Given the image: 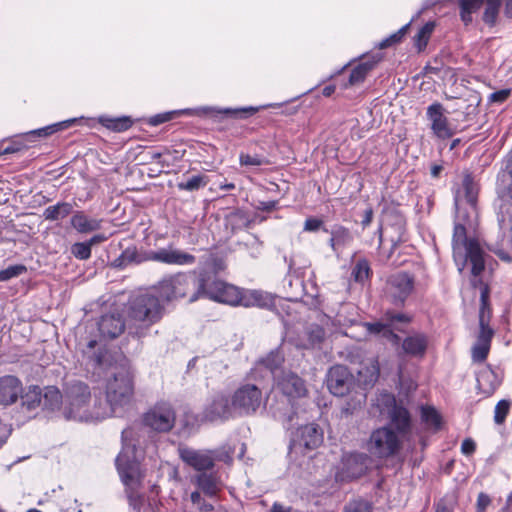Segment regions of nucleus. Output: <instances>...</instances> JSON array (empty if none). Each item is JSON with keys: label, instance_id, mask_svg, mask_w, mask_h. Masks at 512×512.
Returning <instances> with one entry per match:
<instances>
[{"label": "nucleus", "instance_id": "1", "mask_svg": "<svg viewBox=\"0 0 512 512\" xmlns=\"http://www.w3.org/2000/svg\"><path fill=\"white\" fill-rule=\"evenodd\" d=\"M86 330L97 331L98 338L90 339L82 349L83 359L93 373L106 372L105 398L101 408H110L109 417L118 416L130 404L134 395V373L127 357L119 351L111 353L103 343L121 335L125 322H87Z\"/></svg>", "mask_w": 512, "mask_h": 512}, {"label": "nucleus", "instance_id": "2", "mask_svg": "<svg viewBox=\"0 0 512 512\" xmlns=\"http://www.w3.org/2000/svg\"><path fill=\"white\" fill-rule=\"evenodd\" d=\"M381 401L387 407L390 425H384L371 432L367 450L372 457L387 460L400 453L403 441L411 430V418L409 411L398 405L393 395L384 394Z\"/></svg>", "mask_w": 512, "mask_h": 512}, {"label": "nucleus", "instance_id": "3", "mask_svg": "<svg viewBox=\"0 0 512 512\" xmlns=\"http://www.w3.org/2000/svg\"><path fill=\"white\" fill-rule=\"evenodd\" d=\"M110 408H101V397L92 400L89 386L77 381L65 391L62 414L66 420L95 422L109 418Z\"/></svg>", "mask_w": 512, "mask_h": 512}, {"label": "nucleus", "instance_id": "4", "mask_svg": "<svg viewBox=\"0 0 512 512\" xmlns=\"http://www.w3.org/2000/svg\"><path fill=\"white\" fill-rule=\"evenodd\" d=\"M274 379L276 389L282 393V399L271 404L269 411L286 429H290L297 416L294 400L304 397L307 388L304 380L293 372H281Z\"/></svg>", "mask_w": 512, "mask_h": 512}, {"label": "nucleus", "instance_id": "5", "mask_svg": "<svg viewBox=\"0 0 512 512\" xmlns=\"http://www.w3.org/2000/svg\"><path fill=\"white\" fill-rule=\"evenodd\" d=\"M206 286V273L201 272H179L163 278L158 283L160 295L167 301L186 299L193 303L203 298V291Z\"/></svg>", "mask_w": 512, "mask_h": 512}, {"label": "nucleus", "instance_id": "6", "mask_svg": "<svg viewBox=\"0 0 512 512\" xmlns=\"http://www.w3.org/2000/svg\"><path fill=\"white\" fill-rule=\"evenodd\" d=\"M145 261L183 266L194 264L196 258L190 253L173 249L171 246L161 248L157 251H147L143 253L138 252L135 246H131L123 250L122 253L114 259L112 266L123 269L131 264H139Z\"/></svg>", "mask_w": 512, "mask_h": 512}, {"label": "nucleus", "instance_id": "7", "mask_svg": "<svg viewBox=\"0 0 512 512\" xmlns=\"http://www.w3.org/2000/svg\"><path fill=\"white\" fill-rule=\"evenodd\" d=\"M453 255L460 272L463 271L466 262L471 263V273L479 276L485 268L484 251L479 242L474 238H468L466 228L461 223H456L452 238Z\"/></svg>", "mask_w": 512, "mask_h": 512}, {"label": "nucleus", "instance_id": "8", "mask_svg": "<svg viewBox=\"0 0 512 512\" xmlns=\"http://www.w3.org/2000/svg\"><path fill=\"white\" fill-rule=\"evenodd\" d=\"M132 435L131 429L122 431L123 447L116 458V468L123 484L131 490L129 498H133V491L140 484L142 473L140 469V458L142 457L134 446L127 444V439Z\"/></svg>", "mask_w": 512, "mask_h": 512}, {"label": "nucleus", "instance_id": "9", "mask_svg": "<svg viewBox=\"0 0 512 512\" xmlns=\"http://www.w3.org/2000/svg\"><path fill=\"white\" fill-rule=\"evenodd\" d=\"M241 306L272 310L279 318L284 320L285 317H292V311H296V307L300 305L297 302L281 300L279 297L263 290L244 289Z\"/></svg>", "mask_w": 512, "mask_h": 512}, {"label": "nucleus", "instance_id": "10", "mask_svg": "<svg viewBox=\"0 0 512 512\" xmlns=\"http://www.w3.org/2000/svg\"><path fill=\"white\" fill-rule=\"evenodd\" d=\"M231 397L236 417L255 415L266 401L262 390L251 383L241 384L234 390Z\"/></svg>", "mask_w": 512, "mask_h": 512}, {"label": "nucleus", "instance_id": "11", "mask_svg": "<svg viewBox=\"0 0 512 512\" xmlns=\"http://www.w3.org/2000/svg\"><path fill=\"white\" fill-rule=\"evenodd\" d=\"M127 312L131 320H156L164 317L166 307L158 297L141 294L130 300Z\"/></svg>", "mask_w": 512, "mask_h": 512}, {"label": "nucleus", "instance_id": "12", "mask_svg": "<svg viewBox=\"0 0 512 512\" xmlns=\"http://www.w3.org/2000/svg\"><path fill=\"white\" fill-rule=\"evenodd\" d=\"M235 409L232 406V397L217 392L207 401L201 413V420L206 422H225L235 418Z\"/></svg>", "mask_w": 512, "mask_h": 512}, {"label": "nucleus", "instance_id": "13", "mask_svg": "<svg viewBox=\"0 0 512 512\" xmlns=\"http://www.w3.org/2000/svg\"><path fill=\"white\" fill-rule=\"evenodd\" d=\"M175 421L176 413L172 405L167 402L155 404L143 415L144 425L157 432L170 431Z\"/></svg>", "mask_w": 512, "mask_h": 512}, {"label": "nucleus", "instance_id": "14", "mask_svg": "<svg viewBox=\"0 0 512 512\" xmlns=\"http://www.w3.org/2000/svg\"><path fill=\"white\" fill-rule=\"evenodd\" d=\"M243 288H239L232 284L215 280L208 283L206 278L205 291H203V298L207 297L213 301L228 304L231 306H241Z\"/></svg>", "mask_w": 512, "mask_h": 512}, {"label": "nucleus", "instance_id": "15", "mask_svg": "<svg viewBox=\"0 0 512 512\" xmlns=\"http://www.w3.org/2000/svg\"><path fill=\"white\" fill-rule=\"evenodd\" d=\"M414 289V277L407 272H398L386 280L384 293L395 305H401Z\"/></svg>", "mask_w": 512, "mask_h": 512}, {"label": "nucleus", "instance_id": "16", "mask_svg": "<svg viewBox=\"0 0 512 512\" xmlns=\"http://www.w3.org/2000/svg\"><path fill=\"white\" fill-rule=\"evenodd\" d=\"M483 4V0H459L460 16L467 25L472 21V13L476 12ZM500 0H486V8L483 20L489 25H494L498 16Z\"/></svg>", "mask_w": 512, "mask_h": 512}, {"label": "nucleus", "instance_id": "17", "mask_svg": "<svg viewBox=\"0 0 512 512\" xmlns=\"http://www.w3.org/2000/svg\"><path fill=\"white\" fill-rule=\"evenodd\" d=\"M323 442V431L319 425L315 423L300 426L291 439V447L305 448L308 450L319 447Z\"/></svg>", "mask_w": 512, "mask_h": 512}, {"label": "nucleus", "instance_id": "18", "mask_svg": "<svg viewBox=\"0 0 512 512\" xmlns=\"http://www.w3.org/2000/svg\"><path fill=\"white\" fill-rule=\"evenodd\" d=\"M353 385V376L348 368L343 365H335L327 374V387L329 391L338 397L346 395Z\"/></svg>", "mask_w": 512, "mask_h": 512}, {"label": "nucleus", "instance_id": "19", "mask_svg": "<svg viewBox=\"0 0 512 512\" xmlns=\"http://www.w3.org/2000/svg\"><path fill=\"white\" fill-rule=\"evenodd\" d=\"M445 109L441 103L435 102L427 107V118L431 122L433 134L440 139H449L454 135L448 118L444 114Z\"/></svg>", "mask_w": 512, "mask_h": 512}, {"label": "nucleus", "instance_id": "20", "mask_svg": "<svg viewBox=\"0 0 512 512\" xmlns=\"http://www.w3.org/2000/svg\"><path fill=\"white\" fill-rule=\"evenodd\" d=\"M295 262L293 259L289 262V272L283 280V287L286 291L287 297L280 298L281 300H288L289 302H297L300 306L296 307V311H292V317L304 308V305L299 301L304 293V282L302 278L296 273L294 268Z\"/></svg>", "mask_w": 512, "mask_h": 512}, {"label": "nucleus", "instance_id": "21", "mask_svg": "<svg viewBox=\"0 0 512 512\" xmlns=\"http://www.w3.org/2000/svg\"><path fill=\"white\" fill-rule=\"evenodd\" d=\"M493 336L494 329L489 325V322H479L476 342L472 347V359L474 362L480 363L486 360Z\"/></svg>", "mask_w": 512, "mask_h": 512}, {"label": "nucleus", "instance_id": "22", "mask_svg": "<svg viewBox=\"0 0 512 512\" xmlns=\"http://www.w3.org/2000/svg\"><path fill=\"white\" fill-rule=\"evenodd\" d=\"M179 456L183 462L198 471L209 470L214 465L212 452L208 450H195L183 447L179 449Z\"/></svg>", "mask_w": 512, "mask_h": 512}, {"label": "nucleus", "instance_id": "23", "mask_svg": "<svg viewBox=\"0 0 512 512\" xmlns=\"http://www.w3.org/2000/svg\"><path fill=\"white\" fill-rule=\"evenodd\" d=\"M23 393L22 381L14 375L0 377V405L11 406Z\"/></svg>", "mask_w": 512, "mask_h": 512}, {"label": "nucleus", "instance_id": "24", "mask_svg": "<svg viewBox=\"0 0 512 512\" xmlns=\"http://www.w3.org/2000/svg\"><path fill=\"white\" fill-rule=\"evenodd\" d=\"M323 231L330 234L329 245L337 257H340L354 241L350 229L339 224L332 226L331 230L323 227Z\"/></svg>", "mask_w": 512, "mask_h": 512}, {"label": "nucleus", "instance_id": "25", "mask_svg": "<svg viewBox=\"0 0 512 512\" xmlns=\"http://www.w3.org/2000/svg\"><path fill=\"white\" fill-rule=\"evenodd\" d=\"M368 456L364 453H352L345 457L344 468L347 477L358 478L366 473L368 469Z\"/></svg>", "mask_w": 512, "mask_h": 512}, {"label": "nucleus", "instance_id": "26", "mask_svg": "<svg viewBox=\"0 0 512 512\" xmlns=\"http://www.w3.org/2000/svg\"><path fill=\"white\" fill-rule=\"evenodd\" d=\"M427 346L428 339L421 333L409 335L402 342L404 353L412 357H423Z\"/></svg>", "mask_w": 512, "mask_h": 512}, {"label": "nucleus", "instance_id": "27", "mask_svg": "<svg viewBox=\"0 0 512 512\" xmlns=\"http://www.w3.org/2000/svg\"><path fill=\"white\" fill-rule=\"evenodd\" d=\"M500 385V379L490 368L483 369L477 376V386L486 396H490Z\"/></svg>", "mask_w": 512, "mask_h": 512}, {"label": "nucleus", "instance_id": "28", "mask_svg": "<svg viewBox=\"0 0 512 512\" xmlns=\"http://www.w3.org/2000/svg\"><path fill=\"white\" fill-rule=\"evenodd\" d=\"M71 225L80 233H90L101 228V221L88 217L83 211H76L71 217Z\"/></svg>", "mask_w": 512, "mask_h": 512}, {"label": "nucleus", "instance_id": "29", "mask_svg": "<svg viewBox=\"0 0 512 512\" xmlns=\"http://www.w3.org/2000/svg\"><path fill=\"white\" fill-rule=\"evenodd\" d=\"M379 59L372 57L371 59H367L365 61H362L357 66H355L349 75V84L350 85H356L359 83H362L368 73L374 69L375 65L378 63Z\"/></svg>", "mask_w": 512, "mask_h": 512}, {"label": "nucleus", "instance_id": "30", "mask_svg": "<svg viewBox=\"0 0 512 512\" xmlns=\"http://www.w3.org/2000/svg\"><path fill=\"white\" fill-rule=\"evenodd\" d=\"M62 394L57 387L48 386L42 390V409L55 411L60 408L62 403Z\"/></svg>", "mask_w": 512, "mask_h": 512}, {"label": "nucleus", "instance_id": "31", "mask_svg": "<svg viewBox=\"0 0 512 512\" xmlns=\"http://www.w3.org/2000/svg\"><path fill=\"white\" fill-rule=\"evenodd\" d=\"M22 399V406L27 411H34L41 407L42 404V389L39 386H29L27 391L20 395Z\"/></svg>", "mask_w": 512, "mask_h": 512}, {"label": "nucleus", "instance_id": "32", "mask_svg": "<svg viewBox=\"0 0 512 512\" xmlns=\"http://www.w3.org/2000/svg\"><path fill=\"white\" fill-rule=\"evenodd\" d=\"M196 483L203 493L210 497L216 496L221 489L220 481L213 474L202 473L198 475Z\"/></svg>", "mask_w": 512, "mask_h": 512}, {"label": "nucleus", "instance_id": "33", "mask_svg": "<svg viewBox=\"0 0 512 512\" xmlns=\"http://www.w3.org/2000/svg\"><path fill=\"white\" fill-rule=\"evenodd\" d=\"M73 211V206L68 202H58L55 205L48 206L44 212L43 217L48 221H59L70 215Z\"/></svg>", "mask_w": 512, "mask_h": 512}, {"label": "nucleus", "instance_id": "34", "mask_svg": "<svg viewBox=\"0 0 512 512\" xmlns=\"http://www.w3.org/2000/svg\"><path fill=\"white\" fill-rule=\"evenodd\" d=\"M367 328V331L372 334H381L383 338H386L391 343L397 345L400 343L401 338L395 334L392 327L384 322H363Z\"/></svg>", "mask_w": 512, "mask_h": 512}, {"label": "nucleus", "instance_id": "35", "mask_svg": "<svg viewBox=\"0 0 512 512\" xmlns=\"http://www.w3.org/2000/svg\"><path fill=\"white\" fill-rule=\"evenodd\" d=\"M421 419L433 432L438 431L442 425V419L438 411L431 406H423L421 408Z\"/></svg>", "mask_w": 512, "mask_h": 512}, {"label": "nucleus", "instance_id": "36", "mask_svg": "<svg viewBox=\"0 0 512 512\" xmlns=\"http://www.w3.org/2000/svg\"><path fill=\"white\" fill-rule=\"evenodd\" d=\"M283 361V355L278 349H276L271 351L266 358L259 360L257 363V368L264 366L275 378L277 377L276 371L280 368Z\"/></svg>", "mask_w": 512, "mask_h": 512}, {"label": "nucleus", "instance_id": "37", "mask_svg": "<svg viewBox=\"0 0 512 512\" xmlns=\"http://www.w3.org/2000/svg\"><path fill=\"white\" fill-rule=\"evenodd\" d=\"M358 374L365 385H373L380 374L378 360L375 358L370 359L369 364L361 368Z\"/></svg>", "mask_w": 512, "mask_h": 512}, {"label": "nucleus", "instance_id": "38", "mask_svg": "<svg viewBox=\"0 0 512 512\" xmlns=\"http://www.w3.org/2000/svg\"><path fill=\"white\" fill-rule=\"evenodd\" d=\"M372 274L369 261L365 258L357 260L352 268V277L356 282L363 283L368 280Z\"/></svg>", "mask_w": 512, "mask_h": 512}, {"label": "nucleus", "instance_id": "39", "mask_svg": "<svg viewBox=\"0 0 512 512\" xmlns=\"http://www.w3.org/2000/svg\"><path fill=\"white\" fill-rule=\"evenodd\" d=\"M435 23L434 22H427L425 25H423L417 34L414 36V44L417 47L418 51H422L426 48L428 41L434 31Z\"/></svg>", "mask_w": 512, "mask_h": 512}, {"label": "nucleus", "instance_id": "40", "mask_svg": "<svg viewBox=\"0 0 512 512\" xmlns=\"http://www.w3.org/2000/svg\"><path fill=\"white\" fill-rule=\"evenodd\" d=\"M462 184L467 203L472 207H475L478 196V185L475 183L472 175L466 174L463 178Z\"/></svg>", "mask_w": 512, "mask_h": 512}, {"label": "nucleus", "instance_id": "41", "mask_svg": "<svg viewBox=\"0 0 512 512\" xmlns=\"http://www.w3.org/2000/svg\"><path fill=\"white\" fill-rule=\"evenodd\" d=\"M208 184V177L205 175H193L185 182H180L177 184L179 190L185 191H197L202 187H205Z\"/></svg>", "mask_w": 512, "mask_h": 512}, {"label": "nucleus", "instance_id": "42", "mask_svg": "<svg viewBox=\"0 0 512 512\" xmlns=\"http://www.w3.org/2000/svg\"><path fill=\"white\" fill-rule=\"evenodd\" d=\"M112 305L108 304L107 302H100L97 301L95 303L90 304L89 310L91 312L99 311L101 314L98 318V320H121V316L116 312H111L109 310V313H107L108 308L110 309Z\"/></svg>", "mask_w": 512, "mask_h": 512}, {"label": "nucleus", "instance_id": "43", "mask_svg": "<svg viewBox=\"0 0 512 512\" xmlns=\"http://www.w3.org/2000/svg\"><path fill=\"white\" fill-rule=\"evenodd\" d=\"M72 122H73V120L50 125V126H47V127L41 128V129H37V130L31 131V132L25 134L24 137L27 139H32L35 137H46V136L51 135V134L55 133L56 131H58L61 126L68 127L70 125V123H72Z\"/></svg>", "mask_w": 512, "mask_h": 512}, {"label": "nucleus", "instance_id": "44", "mask_svg": "<svg viewBox=\"0 0 512 512\" xmlns=\"http://www.w3.org/2000/svg\"><path fill=\"white\" fill-rule=\"evenodd\" d=\"M510 407H511V401L506 400V399L500 400L496 404L495 410H494V421L496 424L504 423V421L509 413Z\"/></svg>", "mask_w": 512, "mask_h": 512}, {"label": "nucleus", "instance_id": "45", "mask_svg": "<svg viewBox=\"0 0 512 512\" xmlns=\"http://www.w3.org/2000/svg\"><path fill=\"white\" fill-rule=\"evenodd\" d=\"M26 271V266L22 264L9 266L6 269L0 271V282H5L12 278L18 277Z\"/></svg>", "mask_w": 512, "mask_h": 512}, {"label": "nucleus", "instance_id": "46", "mask_svg": "<svg viewBox=\"0 0 512 512\" xmlns=\"http://www.w3.org/2000/svg\"><path fill=\"white\" fill-rule=\"evenodd\" d=\"M258 111V108L256 107H245V108H226L223 110H219L218 113H223L225 115H228L230 117L234 118H247L248 116H251L255 114Z\"/></svg>", "mask_w": 512, "mask_h": 512}, {"label": "nucleus", "instance_id": "47", "mask_svg": "<svg viewBox=\"0 0 512 512\" xmlns=\"http://www.w3.org/2000/svg\"><path fill=\"white\" fill-rule=\"evenodd\" d=\"M409 27H410V23L404 25L397 32H395L394 34H392L388 38L382 40L379 43V48L380 49H384V48L390 47V46H392V45H394L396 43H399L403 39L405 34L407 33Z\"/></svg>", "mask_w": 512, "mask_h": 512}, {"label": "nucleus", "instance_id": "48", "mask_svg": "<svg viewBox=\"0 0 512 512\" xmlns=\"http://www.w3.org/2000/svg\"><path fill=\"white\" fill-rule=\"evenodd\" d=\"M343 512H373V505L367 500L358 499L350 502Z\"/></svg>", "mask_w": 512, "mask_h": 512}, {"label": "nucleus", "instance_id": "49", "mask_svg": "<svg viewBox=\"0 0 512 512\" xmlns=\"http://www.w3.org/2000/svg\"><path fill=\"white\" fill-rule=\"evenodd\" d=\"M71 253L79 260H87L91 256V248L87 242H77L72 245Z\"/></svg>", "mask_w": 512, "mask_h": 512}, {"label": "nucleus", "instance_id": "50", "mask_svg": "<svg viewBox=\"0 0 512 512\" xmlns=\"http://www.w3.org/2000/svg\"><path fill=\"white\" fill-rule=\"evenodd\" d=\"M239 162L242 166H261L268 163V161L262 156L245 153H241L239 155Z\"/></svg>", "mask_w": 512, "mask_h": 512}, {"label": "nucleus", "instance_id": "51", "mask_svg": "<svg viewBox=\"0 0 512 512\" xmlns=\"http://www.w3.org/2000/svg\"><path fill=\"white\" fill-rule=\"evenodd\" d=\"M27 148L28 146L24 143L23 139L15 140L0 149V155L14 154Z\"/></svg>", "mask_w": 512, "mask_h": 512}, {"label": "nucleus", "instance_id": "52", "mask_svg": "<svg viewBox=\"0 0 512 512\" xmlns=\"http://www.w3.org/2000/svg\"><path fill=\"white\" fill-rule=\"evenodd\" d=\"M191 501L193 504L197 505L199 510L202 512H210L214 509L212 504L207 503L202 499L201 494L198 491L191 493Z\"/></svg>", "mask_w": 512, "mask_h": 512}, {"label": "nucleus", "instance_id": "53", "mask_svg": "<svg viewBox=\"0 0 512 512\" xmlns=\"http://www.w3.org/2000/svg\"><path fill=\"white\" fill-rule=\"evenodd\" d=\"M491 310L488 306V295L486 292L481 293V307L479 311V320H489L491 318Z\"/></svg>", "mask_w": 512, "mask_h": 512}, {"label": "nucleus", "instance_id": "54", "mask_svg": "<svg viewBox=\"0 0 512 512\" xmlns=\"http://www.w3.org/2000/svg\"><path fill=\"white\" fill-rule=\"evenodd\" d=\"M325 337V332L322 327L315 325L314 328L309 332V340L312 345L320 343Z\"/></svg>", "mask_w": 512, "mask_h": 512}, {"label": "nucleus", "instance_id": "55", "mask_svg": "<svg viewBox=\"0 0 512 512\" xmlns=\"http://www.w3.org/2000/svg\"><path fill=\"white\" fill-rule=\"evenodd\" d=\"M322 227H323V221L318 218H314V217H310V218L306 219V221L304 223V230L309 231V232H316Z\"/></svg>", "mask_w": 512, "mask_h": 512}, {"label": "nucleus", "instance_id": "56", "mask_svg": "<svg viewBox=\"0 0 512 512\" xmlns=\"http://www.w3.org/2000/svg\"><path fill=\"white\" fill-rule=\"evenodd\" d=\"M510 93H511V91L509 89H502V90L491 93L489 96V100H490V102L503 103L504 101H506L508 99V97L510 96Z\"/></svg>", "mask_w": 512, "mask_h": 512}, {"label": "nucleus", "instance_id": "57", "mask_svg": "<svg viewBox=\"0 0 512 512\" xmlns=\"http://www.w3.org/2000/svg\"><path fill=\"white\" fill-rule=\"evenodd\" d=\"M490 503V497L485 493H480L477 498V512H484Z\"/></svg>", "mask_w": 512, "mask_h": 512}, {"label": "nucleus", "instance_id": "58", "mask_svg": "<svg viewBox=\"0 0 512 512\" xmlns=\"http://www.w3.org/2000/svg\"><path fill=\"white\" fill-rule=\"evenodd\" d=\"M476 450V444L471 438L465 439L461 444V452L464 455H472Z\"/></svg>", "mask_w": 512, "mask_h": 512}, {"label": "nucleus", "instance_id": "59", "mask_svg": "<svg viewBox=\"0 0 512 512\" xmlns=\"http://www.w3.org/2000/svg\"><path fill=\"white\" fill-rule=\"evenodd\" d=\"M278 202L275 200L270 201H259L256 205L257 210L270 212L277 207Z\"/></svg>", "mask_w": 512, "mask_h": 512}, {"label": "nucleus", "instance_id": "60", "mask_svg": "<svg viewBox=\"0 0 512 512\" xmlns=\"http://www.w3.org/2000/svg\"><path fill=\"white\" fill-rule=\"evenodd\" d=\"M131 126V121L128 118H120L113 124V129L116 131L127 130Z\"/></svg>", "mask_w": 512, "mask_h": 512}, {"label": "nucleus", "instance_id": "61", "mask_svg": "<svg viewBox=\"0 0 512 512\" xmlns=\"http://www.w3.org/2000/svg\"><path fill=\"white\" fill-rule=\"evenodd\" d=\"M490 250L492 252H494L499 257V259H501L502 261L507 262V263L512 262V257L504 249L498 248V249H490Z\"/></svg>", "mask_w": 512, "mask_h": 512}, {"label": "nucleus", "instance_id": "62", "mask_svg": "<svg viewBox=\"0 0 512 512\" xmlns=\"http://www.w3.org/2000/svg\"><path fill=\"white\" fill-rule=\"evenodd\" d=\"M372 220H373V210H372V208H367L364 211L361 225L363 226V228H366L367 226H369L371 224Z\"/></svg>", "mask_w": 512, "mask_h": 512}, {"label": "nucleus", "instance_id": "63", "mask_svg": "<svg viewBox=\"0 0 512 512\" xmlns=\"http://www.w3.org/2000/svg\"><path fill=\"white\" fill-rule=\"evenodd\" d=\"M170 119H171V115L169 113L159 114V115L154 116L151 119L150 123L153 125H158V124L164 123L166 121H169Z\"/></svg>", "mask_w": 512, "mask_h": 512}, {"label": "nucleus", "instance_id": "64", "mask_svg": "<svg viewBox=\"0 0 512 512\" xmlns=\"http://www.w3.org/2000/svg\"><path fill=\"white\" fill-rule=\"evenodd\" d=\"M270 512H289V509L281 504L274 503Z\"/></svg>", "mask_w": 512, "mask_h": 512}]
</instances>
